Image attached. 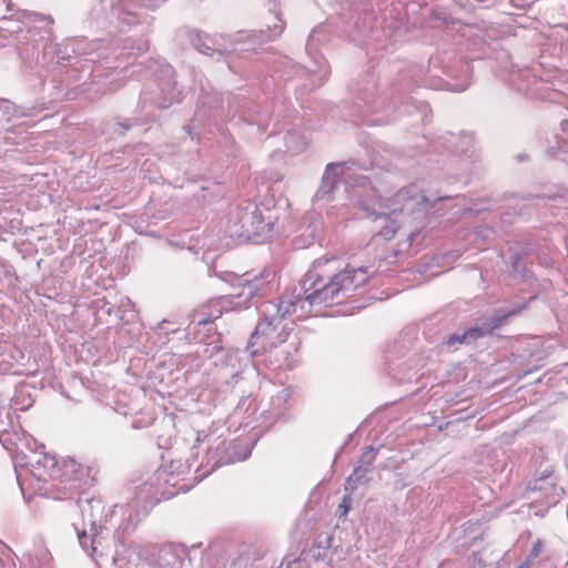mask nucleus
I'll return each instance as SVG.
<instances>
[{"label": "nucleus", "mask_w": 568, "mask_h": 568, "mask_svg": "<svg viewBox=\"0 0 568 568\" xmlns=\"http://www.w3.org/2000/svg\"><path fill=\"white\" fill-rule=\"evenodd\" d=\"M486 335V332H484L479 327H471L464 332L463 334H453L447 339L448 346H454L455 344H465L469 343L471 341H477L478 338H481Z\"/></svg>", "instance_id": "4"}, {"label": "nucleus", "mask_w": 568, "mask_h": 568, "mask_svg": "<svg viewBox=\"0 0 568 568\" xmlns=\"http://www.w3.org/2000/svg\"><path fill=\"white\" fill-rule=\"evenodd\" d=\"M308 295V292L303 290V295L281 297L277 312L282 317L286 315H295L300 320L307 317L311 313V307L315 305L314 302H311Z\"/></svg>", "instance_id": "3"}, {"label": "nucleus", "mask_w": 568, "mask_h": 568, "mask_svg": "<svg viewBox=\"0 0 568 568\" xmlns=\"http://www.w3.org/2000/svg\"><path fill=\"white\" fill-rule=\"evenodd\" d=\"M397 226L394 221H387L383 229L378 232V235L384 240H390L396 233Z\"/></svg>", "instance_id": "5"}, {"label": "nucleus", "mask_w": 568, "mask_h": 568, "mask_svg": "<svg viewBox=\"0 0 568 568\" xmlns=\"http://www.w3.org/2000/svg\"><path fill=\"white\" fill-rule=\"evenodd\" d=\"M507 316L508 315H505L504 317L496 318L494 325L487 333L491 334L495 328L499 327L503 324L504 320H506Z\"/></svg>", "instance_id": "9"}, {"label": "nucleus", "mask_w": 568, "mask_h": 568, "mask_svg": "<svg viewBox=\"0 0 568 568\" xmlns=\"http://www.w3.org/2000/svg\"><path fill=\"white\" fill-rule=\"evenodd\" d=\"M372 272L368 267L346 266L339 270L335 258H317L305 274L302 288L314 304L338 303L349 292L365 284Z\"/></svg>", "instance_id": "1"}, {"label": "nucleus", "mask_w": 568, "mask_h": 568, "mask_svg": "<svg viewBox=\"0 0 568 568\" xmlns=\"http://www.w3.org/2000/svg\"><path fill=\"white\" fill-rule=\"evenodd\" d=\"M286 338L287 333L280 324L262 322L256 326L251 337V345L258 346L262 351H270L284 343Z\"/></svg>", "instance_id": "2"}, {"label": "nucleus", "mask_w": 568, "mask_h": 568, "mask_svg": "<svg viewBox=\"0 0 568 568\" xmlns=\"http://www.w3.org/2000/svg\"><path fill=\"white\" fill-rule=\"evenodd\" d=\"M352 499L349 496H344L341 504L338 505L337 511L339 517H344L349 511Z\"/></svg>", "instance_id": "6"}, {"label": "nucleus", "mask_w": 568, "mask_h": 568, "mask_svg": "<svg viewBox=\"0 0 568 568\" xmlns=\"http://www.w3.org/2000/svg\"><path fill=\"white\" fill-rule=\"evenodd\" d=\"M11 10L10 0H0V17H4Z\"/></svg>", "instance_id": "8"}, {"label": "nucleus", "mask_w": 568, "mask_h": 568, "mask_svg": "<svg viewBox=\"0 0 568 568\" xmlns=\"http://www.w3.org/2000/svg\"><path fill=\"white\" fill-rule=\"evenodd\" d=\"M541 550H542V544H541L540 540H537L534 544V546H532V548H531V550H530V552L528 555L526 564H528V562L535 560L536 558H538L539 555L541 554Z\"/></svg>", "instance_id": "7"}]
</instances>
